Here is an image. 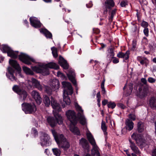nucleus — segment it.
I'll return each instance as SVG.
<instances>
[{
  "mask_svg": "<svg viewBox=\"0 0 156 156\" xmlns=\"http://www.w3.org/2000/svg\"><path fill=\"white\" fill-rule=\"evenodd\" d=\"M51 105L54 109L53 111V113L56 122L54 120L53 117L50 116L47 117V120L49 124L51 127H53L55 126L57 122L59 124H62L63 122V120L62 117L57 112L61 111L60 105L56 102V101L52 97H51Z\"/></svg>",
  "mask_w": 156,
  "mask_h": 156,
  "instance_id": "f257e3e1",
  "label": "nucleus"
},
{
  "mask_svg": "<svg viewBox=\"0 0 156 156\" xmlns=\"http://www.w3.org/2000/svg\"><path fill=\"white\" fill-rule=\"evenodd\" d=\"M59 66L54 62H50L48 64L41 63L38 66H32V69L37 73H41L43 75H47L49 74V68L58 69Z\"/></svg>",
  "mask_w": 156,
  "mask_h": 156,
  "instance_id": "f03ea898",
  "label": "nucleus"
},
{
  "mask_svg": "<svg viewBox=\"0 0 156 156\" xmlns=\"http://www.w3.org/2000/svg\"><path fill=\"white\" fill-rule=\"evenodd\" d=\"M52 133L59 147L67 150L70 146L69 144L62 134H57L54 130H51Z\"/></svg>",
  "mask_w": 156,
  "mask_h": 156,
  "instance_id": "7ed1b4c3",
  "label": "nucleus"
},
{
  "mask_svg": "<svg viewBox=\"0 0 156 156\" xmlns=\"http://www.w3.org/2000/svg\"><path fill=\"white\" fill-rule=\"evenodd\" d=\"M63 87L64 88L63 93V99L66 105H69L70 103L69 95H71L73 93V89L71 84L68 82L63 81L62 82Z\"/></svg>",
  "mask_w": 156,
  "mask_h": 156,
  "instance_id": "20e7f679",
  "label": "nucleus"
},
{
  "mask_svg": "<svg viewBox=\"0 0 156 156\" xmlns=\"http://www.w3.org/2000/svg\"><path fill=\"white\" fill-rule=\"evenodd\" d=\"M86 133L88 141L93 147V149L91 150L92 156H100L95 140L91 133L87 129Z\"/></svg>",
  "mask_w": 156,
  "mask_h": 156,
  "instance_id": "39448f33",
  "label": "nucleus"
},
{
  "mask_svg": "<svg viewBox=\"0 0 156 156\" xmlns=\"http://www.w3.org/2000/svg\"><path fill=\"white\" fill-rule=\"evenodd\" d=\"M75 108L78 112L77 117L80 123L82 125H85L87 123L86 119L83 113V110L77 103L75 104Z\"/></svg>",
  "mask_w": 156,
  "mask_h": 156,
  "instance_id": "423d86ee",
  "label": "nucleus"
},
{
  "mask_svg": "<svg viewBox=\"0 0 156 156\" xmlns=\"http://www.w3.org/2000/svg\"><path fill=\"white\" fill-rule=\"evenodd\" d=\"M0 49L3 53H7L8 56L14 58L17 57L18 54V52L14 51L6 45H1Z\"/></svg>",
  "mask_w": 156,
  "mask_h": 156,
  "instance_id": "0eeeda50",
  "label": "nucleus"
},
{
  "mask_svg": "<svg viewBox=\"0 0 156 156\" xmlns=\"http://www.w3.org/2000/svg\"><path fill=\"white\" fill-rule=\"evenodd\" d=\"M22 106V110L26 114L34 113L36 110V107L33 104L23 103Z\"/></svg>",
  "mask_w": 156,
  "mask_h": 156,
  "instance_id": "6e6552de",
  "label": "nucleus"
},
{
  "mask_svg": "<svg viewBox=\"0 0 156 156\" xmlns=\"http://www.w3.org/2000/svg\"><path fill=\"white\" fill-rule=\"evenodd\" d=\"M40 144L41 146H49L51 144V141L48 134L44 133H42L40 138Z\"/></svg>",
  "mask_w": 156,
  "mask_h": 156,
  "instance_id": "1a4fd4ad",
  "label": "nucleus"
},
{
  "mask_svg": "<svg viewBox=\"0 0 156 156\" xmlns=\"http://www.w3.org/2000/svg\"><path fill=\"white\" fill-rule=\"evenodd\" d=\"M132 138L135 140L136 143L139 146L142 147L144 145L145 142L148 141L146 139V140L143 139L140 135L134 133L131 136Z\"/></svg>",
  "mask_w": 156,
  "mask_h": 156,
  "instance_id": "9d476101",
  "label": "nucleus"
},
{
  "mask_svg": "<svg viewBox=\"0 0 156 156\" xmlns=\"http://www.w3.org/2000/svg\"><path fill=\"white\" fill-rule=\"evenodd\" d=\"M27 83L31 87L33 86L40 90L43 89V87L40 83V82L34 78H32L30 80H27Z\"/></svg>",
  "mask_w": 156,
  "mask_h": 156,
  "instance_id": "9b49d317",
  "label": "nucleus"
},
{
  "mask_svg": "<svg viewBox=\"0 0 156 156\" xmlns=\"http://www.w3.org/2000/svg\"><path fill=\"white\" fill-rule=\"evenodd\" d=\"M13 90L15 92L20 95L21 100H25L27 96V92L23 90H21L17 85H15L12 88Z\"/></svg>",
  "mask_w": 156,
  "mask_h": 156,
  "instance_id": "f8f14e48",
  "label": "nucleus"
},
{
  "mask_svg": "<svg viewBox=\"0 0 156 156\" xmlns=\"http://www.w3.org/2000/svg\"><path fill=\"white\" fill-rule=\"evenodd\" d=\"M19 58L21 61L27 65L30 64L31 62H35V60L34 59L23 53H21L19 55Z\"/></svg>",
  "mask_w": 156,
  "mask_h": 156,
  "instance_id": "ddd939ff",
  "label": "nucleus"
},
{
  "mask_svg": "<svg viewBox=\"0 0 156 156\" xmlns=\"http://www.w3.org/2000/svg\"><path fill=\"white\" fill-rule=\"evenodd\" d=\"M66 115L71 123H77V121L76 117V113L74 111L71 110L68 111L66 112Z\"/></svg>",
  "mask_w": 156,
  "mask_h": 156,
  "instance_id": "4468645a",
  "label": "nucleus"
},
{
  "mask_svg": "<svg viewBox=\"0 0 156 156\" xmlns=\"http://www.w3.org/2000/svg\"><path fill=\"white\" fill-rule=\"evenodd\" d=\"M8 73H6L7 77L12 81H16V78L14 75L15 70L11 67H9L7 69Z\"/></svg>",
  "mask_w": 156,
  "mask_h": 156,
  "instance_id": "2eb2a0df",
  "label": "nucleus"
},
{
  "mask_svg": "<svg viewBox=\"0 0 156 156\" xmlns=\"http://www.w3.org/2000/svg\"><path fill=\"white\" fill-rule=\"evenodd\" d=\"M114 5V3L113 0H107L105 2L104 5L105 9L103 13L106 14L107 12V9H110Z\"/></svg>",
  "mask_w": 156,
  "mask_h": 156,
  "instance_id": "dca6fc26",
  "label": "nucleus"
},
{
  "mask_svg": "<svg viewBox=\"0 0 156 156\" xmlns=\"http://www.w3.org/2000/svg\"><path fill=\"white\" fill-rule=\"evenodd\" d=\"M31 25L35 28H38L41 27V24L37 18L35 17H31L30 18Z\"/></svg>",
  "mask_w": 156,
  "mask_h": 156,
  "instance_id": "f3484780",
  "label": "nucleus"
},
{
  "mask_svg": "<svg viewBox=\"0 0 156 156\" xmlns=\"http://www.w3.org/2000/svg\"><path fill=\"white\" fill-rule=\"evenodd\" d=\"M9 64L11 66L16 70L18 73H20L19 75L22 77L21 74L20 73V72L21 70V68L19 66V65L17 63L15 60L12 59H9Z\"/></svg>",
  "mask_w": 156,
  "mask_h": 156,
  "instance_id": "a211bd4d",
  "label": "nucleus"
},
{
  "mask_svg": "<svg viewBox=\"0 0 156 156\" xmlns=\"http://www.w3.org/2000/svg\"><path fill=\"white\" fill-rule=\"evenodd\" d=\"M31 95L34 99L38 104H40L41 102V98L39 93L35 90H33L31 93Z\"/></svg>",
  "mask_w": 156,
  "mask_h": 156,
  "instance_id": "6ab92c4d",
  "label": "nucleus"
},
{
  "mask_svg": "<svg viewBox=\"0 0 156 156\" xmlns=\"http://www.w3.org/2000/svg\"><path fill=\"white\" fill-rule=\"evenodd\" d=\"M67 75L69 80L72 82L74 85L76 86V83L75 79V74L73 69H70Z\"/></svg>",
  "mask_w": 156,
  "mask_h": 156,
  "instance_id": "aec40b11",
  "label": "nucleus"
},
{
  "mask_svg": "<svg viewBox=\"0 0 156 156\" xmlns=\"http://www.w3.org/2000/svg\"><path fill=\"white\" fill-rule=\"evenodd\" d=\"M80 144L84 149L89 151V145L87 140L84 138H82L80 140Z\"/></svg>",
  "mask_w": 156,
  "mask_h": 156,
  "instance_id": "412c9836",
  "label": "nucleus"
},
{
  "mask_svg": "<svg viewBox=\"0 0 156 156\" xmlns=\"http://www.w3.org/2000/svg\"><path fill=\"white\" fill-rule=\"evenodd\" d=\"M124 90V93L126 94V96L129 95L131 94L133 89V85L131 83H130L127 85L126 84L123 88Z\"/></svg>",
  "mask_w": 156,
  "mask_h": 156,
  "instance_id": "4be33fe9",
  "label": "nucleus"
},
{
  "mask_svg": "<svg viewBox=\"0 0 156 156\" xmlns=\"http://www.w3.org/2000/svg\"><path fill=\"white\" fill-rule=\"evenodd\" d=\"M76 123H71L70 125V130L74 134L79 135L80 134V132L76 127L75 126Z\"/></svg>",
  "mask_w": 156,
  "mask_h": 156,
  "instance_id": "5701e85b",
  "label": "nucleus"
},
{
  "mask_svg": "<svg viewBox=\"0 0 156 156\" xmlns=\"http://www.w3.org/2000/svg\"><path fill=\"white\" fill-rule=\"evenodd\" d=\"M130 142V147L132 150L135 153L139 154L140 152L138 147L135 144L132 142L131 140H129Z\"/></svg>",
  "mask_w": 156,
  "mask_h": 156,
  "instance_id": "b1692460",
  "label": "nucleus"
},
{
  "mask_svg": "<svg viewBox=\"0 0 156 156\" xmlns=\"http://www.w3.org/2000/svg\"><path fill=\"white\" fill-rule=\"evenodd\" d=\"M125 128L126 130L130 131L132 130L134 127V123L129 119H127L125 122Z\"/></svg>",
  "mask_w": 156,
  "mask_h": 156,
  "instance_id": "393cba45",
  "label": "nucleus"
},
{
  "mask_svg": "<svg viewBox=\"0 0 156 156\" xmlns=\"http://www.w3.org/2000/svg\"><path fill=\"white\" fill-rule=\"evenodd\" d=\"M51 87L54 90H58L59 88V83L58 80L56 79H53L50 84Z\"/></svg>",
  "mask_w": 156,
  "mask_h": 156,
  "instance_id": "a878e982",
  "label": "nucleus"
},
{
  "mask_svg": "<svg viewBox=\"0 0 156 156\" xmlns=\"http://www.w3.org/2000/svg\"><path fill=\"white\" fill-rule=\"evenodd\" d=\"M59 63L60 65L64 69H67L68 68V65L64 58L61 57H59Z\"/></svg>",
  "mask_w": 156,
  "mask_h": 156,
  "instance_id": "bb28decb",
  "label": "nucleus"
},
{
  "mask_svg": "<svg viewBox=\"0 0 156 156\" xmlns=\"http://www.w3.org/2000/svg\"><path fill=\"white\" fill-rule=\"evenodd\" d=\"M137 59L138 61H140L141 65L145 64L147 66L149 63L148 60L146 58L141 56H138L137 57Z\"/></svg>",
  "mask_w": 156,
  "mask_h": 156,
  "instance_id": "cd10ccee",
  "label": "nucleus"
},
{
  "mask_svg": "<svg viewBox=\"0 0 156 156\" xmlns=\"http://www.w3.org/2000/svg\"><path fill=\"white\" fill-rule=\"evenodd\" d=\"M149 92L148 87L146 86L142 90L140 91L139 95L141 98L146 96Z\"/></svg>",
  "mask_w": 156,
  "mask_h": 156,
  "instance_id": "c85d7f7f",
  "label": "nucleus"
},
{
  "mask_svg": "<svg viewBox=\"0 0 156 156\" xmlns=\"http://www.w3.org/2000/svg\"><path fill=\"white\" fill-rule=\"evenodd\" d=\"M129 51H127L125 53H124L122 52H119L117 55V56L119 58H125V59L126 60L129 58Z\"/></svg>",
  "mask_w": 156,
  "mask_h": 156,
  "instance_id": "c756f323",
  "label": "nucleus"
},
{
  "mask_svg": "<svg viewBox=\"0 0 156 156\" xmlns=\"http://www.w3.org/2000/svg\"><path fill=\"white\" fill-rule=\"evenodd\" d=\"M150 105L152 109L156 110V97H152L149 101Z\"/></svg>",
  "mask_w": 156,
  "mask_h": 156,
  "instance_id": "7c9ffc66",
  "label": "nucleus"
},
{
  "mask_svg": "<svg viewBox=\"0 0 156 156\" xmlns=\"http://www.w3.org/2000/svg\"><path fill=\"white\" fill-rule=\"evenodd\" d=\"M40 32L43 34L47 38H51L52 37L51 34L46 29H41L40 30Z\"/></svg>",
  "mask_w": 156,
  "mask_h": 156,
  "instance_id": "2f4dec72",
  "label": "nucleus"
},
{
  "mask_svg": "<svg viewBox=\"0 0 156 156\" xmlns=\"http://www.w3.org/2000/svg\"><path fill=\"white\" fill-rule=\"evenodd\" d=\"M145 128L143 122H140L137 124V130L138 132L141 133L143 132Z\"/></svg>",
  "mask_w": 156,
  "mask_h": 156,
  "instance_id": "473e14b6",
  "label": "nucleus"
},
{
  "mask_svg": "<svg viewBox=\"0 0 156 156\" xmlns=\"http://www.w3.org/2000/svg\"><path fill=\"white\" fill-rule=\"evenodd\" d=\"M23 69L24 72L27 75H33L34 73L29 68L26 66H23Z\"/></svg>",
  "mask_w": 156,
  "mask_h": 156,
  "instance_id": "72a5a7b5",
  "label": "nucleus"
},
{
  "mask_svg": "<svg viewBox=\"0 0 156 156\" xmlns=\"http://www.w3.org/2000/svg\"><path fill=\"white\" fill-rule=\"evenodd\" d=\"M108 51L107 57L109 58H113L115 55L113 49L112 48H110L108 49Z\"/></svg>",
  "mask_w": 156,
  "mask_h": 156,
  "instance_id": "f704fd0d",
  "label": "nucleus"
},
{
  "mask_svg": "<svg viewBox=\"0 0 156 156\" xmlns=\"http://www.w3.org/2000/svg\"><path fill=\"white\" fill-rule=\"evenodd\" d=\"M116 9H115L112 10L110 12H109V20L110 22H112V20L114 16L115 15Z\"/></svg>",
  "mask_w": 156,
  "mask_h": 156,
  "instance_id": "c9c22d12",
  "label": "nucleus"
},
{
  "mask_svg": "<svg viewBox=\"0 0 156 156\" xmlns=\"http://www.w3.org/2000/svg\"><path fill=\"white\" fill-rule=\"evenodd\" d=\"M101 128L104 133V135H106L107 134V133L106 132L107 126H106L105 122L103 121H102Z\"/></svg>",
  "mask_w": 156,
  "mask_h": 156,
  "instance_id": "e433bc0d",
  "label": "nucleus"
},
{
  "mask_svg": "<svg viewBox=\"0 0 156 156\" xmlns=\"http://www.w3.org/2000/svg\"><path fill=\"white\" fill-rule=\"evenodd\" d=\"M53 154L56 156H59L61 154V151L58 148H55L52 149Z\"/></svg>",
  "mask_w": 156,
  "mask_h": 156,
  "instance_id": "4c0bfd02",
  "label": "nucleus"
},
{
  "mask_svg": "<svg viewBox=\"0 0 156 156\" xmlns=\"http://www.w3.org/2000/svg\"><path fill=\"white\" fill-rule=\"evenodd\" d=\"M51 50L54 57L56 58L58 56L57 48L55 47H53L51 48Z\"/></svg>",
  "mask_w": 156,
  "mask_h": 156,
  "instance_id": "58836bf2",
  "label": "nucleus"
},
{
  "mask_svg": "<svg viewBox=\"0 0 156 156\" xmlns=\"http://www.w3.org/2000/svg\"><path fill=\"white\" fill-rule=\"evenodd\" d=\"M44 102L45 105L48 107L49 106L50 104V100L49 98L47 96H45L44 97Z\"/></svg>",
  "mask_w": 156,
  "mask_h": 156,
  "instance_id": "ea45409f",
  "label": "nucleus"
},
{
  "mask_svg": "<svg viewBox=\"0 0 156 156\" xmlns=\"http://www.w3.org/2000/svg\"><path fill=\"white\" fill-rule=\"evenodd\" d=\"M108 108L113 109L115 107L116 104L114 102H110L108 103Z\"/></svg>",
  "mask_w": 156,
  "mask_h": 156,
  "instance_id": "a19ab883",
  "label": "nucleus"
},
{
  "mask_svg": "<svg viewBox=\"0 0 156 156\" xmlns=\"http://www.w3.org/2000/svg\"><path fill=\"white\" fill-rule=\"evenodd\" d=\"M57 76L58 77H60L62 80H65L66 78V76L60 72H58Z\"/></svg>",
  "mask_w": 156,
  "mask_h": 156,
  "instance_id": "79ce46f5",
  "label": "nucleus"
},
{
  "mask_svg": "<svg viewBox=\"0 0 156 156\" xmlns=\"http://www.w3.org/2000/svg\"><path fill=\"white\" fill-rule=\"evenodd\" d=\"M51 88H51L47 86L46 87L45 90L48 94H50L52 90H53V88L52 87Z\"/></svg>",
  "mask_w": 156,
  "mask_h": 156,
  "instance_id": "37998d69",
  "label": "nucleus"
},
{
  "mask_svg": "<svg viewBox=\"0 0 156 156\" xmlns=\"http://www.w3.org/2000/svg\"><path fill=\"white\" fill-rule=\"evenodd\" d=\"M127 5V1L126 0H123L120 3V5L122 7H125Z\"/></svg>",
  "mask_w": 156,
  "mask_h": 156,
  "instance_id": "c03bdc74",
  "label": "nucleus"
},
{
  "mask_svg": "<svg viewBox=\"0 0 156 156\" xmlns=\"http://www.w3.org/2000/svg\"><path fill=\"white\" fill-rule=\"evenodd\" d=\"M132 49L134 50L136 48V41L135 40H133L132 41Z\"/></svg>",
  "mask_w": 156,
  "mask_h": 156,
  "instance_id": "a18cd8bd",
  "label": "nucleus"
},
{
  "mask_svg": "<svg viewBox=\"0 0 156 156\" xmlns=\"http://www.w3.org/2000/svg\"><path fill=\"white\" fill-rule=\"evenodd\" d=\"M152 120L154 122L155 126V133L156 134V114L154 115L153 116L152 118Z\"/></svg>",
  "mask_w": 156,
  "mask_h": 156,
  "instance_id": "49530a36",
  "label": "nucleus"
},
{
  "mask_svg": "<svg viewBox=\"0 0 156 156\" xmlns=\"http://www.w3.org/2000/svg\"><path fill=\"white\" fill-rule=\"evenodd\" d=\"M141 25L142 26L146 28L148 26V23L147 22L143 21L141 23Z\"/></svg>",
  "mask_w": 156,
  "mask_h": 156,
  "instance_id": "de8ad7c7",
  "label": "nucleus"
},
{
  "mask_svg": "<svg viewBox=\"0 0 156 156\" xmlns=\"http://www.w3.org/2000/svg\"><path fill=\"white\" fill-rule=\"evenodd\" d=\"M148 29L147 28H145L144 30V33L145 35L146 36H148Z\"/></svg>",
  "mask_w": 156,
  "mask_h": 156,
  "instance_id": "09e8293b",
  "label": "nucleus"
},
{
  "mask_svg": "<svg viewBox=\"0 0 156 156\" xmlns=\"http://www.w3.org/2000/svg\"><path fill=\"white\" fill-rule=\"evenodd\" d=\"M129 118L132 120H134L136 119L135 115L133 114H129Z\"/></svg>",
  "mask_w": 156,
  "mask_h": 156,
  "instance_id": "8fccbe9b",
  "label": "nucleus"
},
{
  "mask_svg": "<svg viewBox=\"0 0 156 156\" xmlns=\"http://www.w3.org/2000/svg\"><path fill=\"white\" fill-rule=\"evenodd\" d=\"M148 81L150 83H154L155 81V80L152 77H149L148 79Z\"/></svg>",
  "mask_w": 156,
  "mask_h": 156,
  "instance_id": "3c124183",
  "label": "nucleus"
},
{
  "mask_svg": "<svg viewBox=\"0 0 156 156\" xmlns=\"http://www.w3.org/2000/svg\"><path fill=\"white\" fill-rule=\"evenodd\" d=\"M44 153L48 156H50L51 154L49 150L48 149H46L44 151Z\"/></svg>",
  "mask_w": 156,
  "mask_h": 156,
  "instance_id": "603ef678",
  "label": "nucleus"
},
{
  "mask_svg": "<svg viewBox=\"0 0 156 156\" xmlns=\"http://www.w3.org/2000/svg\"><path fill=\"white\" fill-rule=\"evenodd\" d=\"M151 155L152 156H156V148L152 150Z\"/></svg>",
  "mask_w": 156,
  "mask_h": 156,
  "instance_id": "864d4df0",
  "label": "nucleus"
},
{
  "mask_svg": "<svg viewBox=\"0 0 156 156\" xmlns=\"http://www.w3.org/2000/svg\"><path fill=\"white\" fill-rule=\"evenodd\" d=\"M114 59L112 61V62L114 63H117L119 62L118 59L116 58H114Z\"/></svg>",
  "mask_w": 156,
  "mask_h": 156,
  "instance_id": "5fc2aeb1",
  "label": "nucleus"
},
{
  "mask_svg": "<svg viewBox=\"0 0 156 156\" xmlns=\"http://www.w3.org/2000/svg\"><path fill=\"white\" fill-rule=\"evenodd\" d=\"M93 4L91 2H90L88 4H86V6L88 8H90L92 7Z\"/></svg>",
  "mask_w": 156,
  "mask_h": 156,
  "instance_id": "6e6d98bb",
  "label": "nucleus"
},
{
  "mask_svg": "<svg viewBox=\"0 0 156 156\" xmlns=\"http://www.w3.org/2000/svg\"><path fill=\"white\" fill-rule=\"evenodd\" d=\"M118 106L119 107L122 109H124L126 108V106H124L123 104L121 103H119L118 104Z\"/></svg>",
  "mask_w": 156,
  "mask_h": 156,
  "instance_id": "4d7b16f0",
  "label": "nucleus"
},
{
  "mask_svg": "<svg viewBox=\"0 0 156 156\" xmlns=\"http://www.w3.org/2000/svg\"><path fill=\"white\" fill-rule=\"evenodd\" d=\"M32 132L34 133V135L35 136L37 134V131L34 128L32 129Z\"/></svg>",
  "mask_w": 156,
  "mask_h": 156,
  "instance_id": "13d9d810",
  "label": "nucleus"
},
{
  "mask_svg": "<svg viewBox=\"0 0 156 156\" xmlns=\"http://www.w3.org/2000/svg\"><path fill=\"white\" fill-rule=\"evenodd\" d=\"M141 81L144 84H146L147 83L146 80L144 78H143L141 79Z\"/></svg>",
  "mask_w": 156,
  "mask_h": 156,
  "instance_id": "bf43d9fd",
  "label": "nucleus"
},
{
  "mask_svg": "<svg viewBox=\"0 0 156 156\" xmlns=\"http://www.w3.org/2000/svg\"><path fill=\"white\" fill-rule=\"evenodd\" d=\"M108 101L107 100H104L102 101V104L103 105H105L107 103Z\"/></svg>",
  "mask_w": 156,
  "mask_h": 156,
  "instance_id": "052dcab7",
  "label": "nucleus"
},
{
  "mask_svg": "<svg viewBox=\"0 0 156 156\" xmlns=\"http://www.w3.org/2000/svg\"><path fill=\"white\" fill-rule=\"evenodd\" d=\"M4 59V57L2 56H0V62H1V61H3Z\"/></svg>",
  "mask_w": 156,
  "mask_h": 156,
  "instance_id": "680f3d73",
  "label": "nucleus"
},
{
  "mask_svg": "<svg viewBox=\"0 0 156 156\" xmlns=\"http://www.w3.org/2000/svg\"><path fill=\"white\" fill-rule=\"evenodd\" d=\"M44 2L47 3L51 2V0H43Z\"/></svg>",
  "mask_w": 156,
  "mask_h": 156,
  "instance_id": "e2e57ef3",
  "label": "nucleus"
},
{
  "mask_svg": "<svg viewBox=\"0 0 156 156\" xmlns=\"http://www.w3.org/2000/svg\"><path fill=\"white\" fill-rule=\"evenodd\" d=\"M97 97L98 98L100 97V92H98L97 94Z\"/></svg>",
  "mask_w": 156,
  "mask_h": 156,
  "instance_id": "0e129e2a",
  "label": "nucleus"
},
{
  "mask_svg": "<svg viewBox=\"0 0 156 156\" xmlns=\"http://www.w3.org/2000/svg\"><path fill=\"white\" fill-rule=\"evenodd\" d=\"M136 154H137L135 153L134 152L133 153H132L131 154V155L132 156H137Z\"/></svg>",
  "mask_w": 156,
  "mask_h": 156,
  "instance_id": "69168bd1",
  "label": "nucleus"
},
{
  "mask_svg": "<svg viewBox=\"0 0 156 156\" xmlns=\"http://www.w3.org/2000/svg\"><path fill=\"white\" fill-rule=\"evenodd\" d=\"M102 92L104 94L105 93V88H103V89H102Z\"/></svg>",
  "mask_w": 156,
  "mask_h": 156,
  "instance_id": "338daca9",
  "label": "nucleus"
},
{
  "mask_svg": "<svg viewBox=\"0 0 156 156\" xmlns=\"http://www.w3.org/2000/svg\"><path fill=\"white\" fill-rule=\"evenodd\" d=\"M24 23H25V24H26L27 26V25H28V23L26 20H24Z\"/></svg>",
  "mask_w": 156,
  "mask_h": 156,
  "instance_id": "774afa93",
  "label": "nucleus"
}]
</instances>
